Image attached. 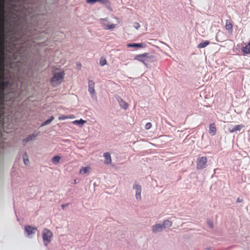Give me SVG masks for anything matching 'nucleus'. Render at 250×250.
I'll return each mask as SVG.
<instances>
[{
  "label": "nucleus",
  "mask_w": 250,
  "mask_h": 250,
  "mask_svg": "<svg viewBox=\"0 0 250 250\" xmlns=\"http://www.w3.org/2000/svg\"><path fill=\"white\" fill-rule=\"evenodd\" d=\"M133 188L135 189V197L137 200H141V191H142V188L141 186L137 184H135L133 186Z\"/></svg>",
  "instance_id": "6"
},
{
  "label": "nucleus",
  "mask_w": 250,
  "mask_h": 250,
  "mask_svg": "<svg viewBox=\"0 0 250 250\" xmlns=\"http://www.w3.org/2000/svg\"><path fill=\"white\" fill-rule=\"evenodd\" d=\"M64 75L65 73L64 71L54 73L53 76L50 80L52 85L53 86H57L60 85L62 82Z\"/></svg>",
  "instance_id": "1"
},
{
  "label": "nucleus",
  "mask_w": 250,
  "mask_h": 250,
  "mask_svg": "<svg viewBox=\"0 0 250 250\" xmlns=\"http://www.w3.org/2000/svg\"><path fill=\"white\" fill-rule=\"evenodd\" d=\"M26 154L25 153L24 155L23 156V159L24 164L25 165H28L29 164V161L27 158H26Z\"/></svg>",
  "instance_id": "27"
},
{
  "label": "nucleus",
  "mask_w": 250,
  "mask_h": 250,
  "mask_svg": "<svg viewBox=\"0 0 250 250\" xmlns=\"http://www.w3.org/2000/svg\"><path fill=\"white\" fill-rule=\"evenodd\" d=\"M97 2H100L101 3L107 4L109 3L108 0H97Z\"/></svg>",
  "instance_id": "28"
},
{
  "label": "nucleus",
  "mask_w": 250,
  "mask_h": 250,
  "mask_svg": "<svg viewBox=\"0 0 250 250\" xmlns=\"http://www.w3.org/2000/svg\"><path fill=\"white\" fill-rule=\"evenodd\" d=\"M106 19H102L101 21H106Z\"/></svg>",
  "instance_id": "35"
},
{
  "label": "nucleus",
  "mask_w": 250,
  "mask_h": 250,
  "mask_svg": "<svg viewBox=\"0 0 250 250\" xmlns=\"http://www.w3.org/2000/svg\"><path fill=\"white\" fill-rule=\"evenodd\" d=\"M133 26L136 29H138L140 27L139 23L138 22H135L134 23Z\"/></svg>",
  "instance_id": "31"
},
{
  "label": "nucleus",
  "mask_w": 250,
  "mask_h": 250,
  "mask_svg": "<svg viewBox=\"0 0 250 250\" xmlns=\"http://www.w3.org/2000/svg\"><path fill=\"white\" fill-rule=\"evenodd\" d=\"M120 106L124 109H126L128 106V104L123 100H121L120 102Z\"/></svg>",
  "instance_id": "23"
},
{
  "label": "nucleus",
  "mask_w": 250,
  "mask_h": 250,
  "mask_svg": "<svg viewBox=\"0 0 250 250\" xmlns=\"http://www.w3.org/2000/svg\"><path fill=\"white\" fill-rule=\"evenodd\" d=\"M243 202V199H241L240 198H238L237 199V203H241Z\"/></svg>",
  "instance_id": "32"
},
{
  "label": "nucleus",
  "mask_w": 250,
  "mask_h": 250,
  "mask_svg": "<svg viewBox=\"0 0 250 250\" xmlns=\"http://www.w3.org/2000/svg\"><path fill=\"white\" fill-rule=\"evenodd\" d=\"M210 44V42L208 41H206L205 42H202L200 43L198 46L197 47L198 48H202L206 47L207 45H209Z\"/></svg>",
  "instance_id": "18"
},
{
  "label": "nucleus",
  "mask_w": 250,
  "mask_h": 250,
  "mask_svg": "<svg viewBox=\"0 0 250 250\" xmlns=\"http://www.w3.org/2000/svg\"><path fill=\"white\" fill-rule=\"evenodd\" d=\"M225 28L228 31V33L231 34L233 32V25L230 20L226 21Z\"/></svg>",
  "instance_id": "8"
},
{
  "label": "nucleus",
  "mask_w": 250,
  "mask_h": 250,
  "mask_svg": "<svg viewBox=\"0 0 250 250\" xmlns=\"http://www.w3.org/2000/svg\"><path fill=\"white\" fill-rule=\"evenodd\" d=\"M90 170L89 167H83L80 170V173H86Z\"/></svg>",
  "instance_id": "20"
},
{
  "label": "nucleus",
  "mask_w": 250,
  "mask_h": 250,
  "mask_svg": "<svg viewBox=\"0 0 250 250\" xmlns=\"http://www.w3.org/2000/svg\"><path fill=\"white\" fill-rule=\"evenodd\" d=\"M242 51L245 55L250 54V41L248 43H245V46L241 48Z\"/></svg>",
  "instance_id": "12"
},
{
  "label": "nucleus",
  "mask_w": 250,
  "mask_h": 250,
  "mask_svg": "<svg viewBox=\"0 0 250 250\" xmlns=\"http://www.w3.org/2000/svg\"><path fill=\"white\" fill-rule=\"evenodd\" d=\"M86 2L89 4H94L97 2V0H86Z\"/></svg>",
  "instance_id": "29"
},
{
  "label": "nucleus",
  "mask_w": 250,
  "mask_h": 250,
  "mask_svg": "<svg viewBox=\"0 0 250 250\" xmlns=\"http://www.w3.org/2000/svg\"><path fill=\"white\" fill-rule=\"evenodd\" d=\"M99 63H100V65L104 66L106 64L107 61L104 58L102 57V58H101V59L100 60Z\"/></svg>",
  "instance_id": "25"
},
{
  "label": "nucleus",
  "mask_w": 250,
  "mask_h": 250,
  "mask_svg": "<svg viewBox=\"0 0 250 250\" xmlns=\"http://www.w3.org/2000/svg\"><path fill=\"white\" fill-rule=\"evenodd\" d=\"M74 118V116L72 115H70L68 116H64V115H61L60 116L58 119L59 120H64L67 119H73Z\"/></svg>",
  "instance_id": "21"
},
{
  "label": "nucleus",
  "mask_w": 250,
  "mask_h": 250,
  "mask_svg": "<svg viewBox=\"0 0 250 250\" xmlns=\"http://www.w3.org/2000/svg\"><path fill=\"white\" fill-rule=\"evenodd\" d=\"M53 236L52 232L47 229H44L42 232V239L45 246L51 242Z\"/></svg>",
  "instance_id": "2"
},
{
  "label": "nucleus",
  "mask_w": 250,
  "mask_h": 250,
  "mask_svg": "<svg viewBox=\"0 0 250 250\" xmlns=\"http://www.w3.org/2000/svg\"><path fill=\"white\" fill-rule=\"evenodd\" d=\"M209 225L210 226V227H212V226H213V224H212V223H210L209 224Z\"/></svg>",
  "instance_id": "34"
},
{
  "label": "nucleus",
  "mask_w": 250,
  "mask_h": 250,
  "mask_svg": "<svg viewBox=\"0 0 250 250\" xmlns=\"http://www.w3.org/2000/svg\"><path fill=\"white\" fill-rule=\"evenodd\" d=\"M3 0H2V2H3ZM0 18L1 19H0V21L1 22V24L0 26V29L1 30V33L3 34V30H4V25H3V14H4V5L3 2H2L1 4H0Z\"/></svg>",
  "instance_id": "5"
},
{
  "label": "nucleus",
  "mask_w": 250,
  "mask_h": 250,
  "mask_svg": "<svg viewBox=\"0 0 250 250\" xmlns=\"http://www.w3.org/2000/svg\"><path fill=\"white\" fill-rule=\"evenodd\" d=\"M60 159L61 157L60 156H55L52 158V161L54 164H57L59 162Z\"/></svg>",
  "instance_id": "24"
},
{
  "label": "nucleus",
  "mask_w": 250,
  "mask_h": 250,
  "mask_svg": "<svg viewBox=\"0 0 250 250\" xmlns=\"http://www.w3.org/2000/svg\"><path fill=\"white\" fill-rule=\"evenodd\" d=\"M54 119V117L51 116L50 118L46 121H45L42 124V126L47 125L49 124H50L51 121Z\"/></svg>",
  "instance_id": "26"
},
{
  "label": "nucleus",
  "mask_w": 250,
  "mask_h": 250,
  "mask_svg": "<svg viewBox=\"0 0 250 250\" xmlns=\"http://www.w3.org/2000/svg\"><path fill=\"white\" fill-rule=\"evenodd\" d=\"M146 44L145 43H129L127 44V47H138V48H144L145 47Z\"/></svg>",
  "instance_id": "15"
},
{
  "label": "nucleus",
  "mask_w": 250,
  "mask_h": 250,
  "mask_svg": "<svg viewBox=\"0 0 250 250\" xmlns=\"http://www.w3.org/2000/svg\"><path fill=\"white\" fill-rule=\"evenodd\" d=\"M37 136V134H32V135H29L25 139H24L22 142L23 145L27 143L28 142L33 140Z\"/></svg>",
  "instance_id": "17"
},
{
  "label": "nucleus",
  "mask_w": 250,
  "mask_h": 250,
  "mask_svg": "<svg viewBox=\"0 0 250 250\" xmlns=\"http://www.w3.org/2000/svg\"><path fill=\"white\" fill-rule=\"evenodd\" d=\"M151 127V124L150 123H146L145 125V128L146 129H148L150 128Z\"/></svg>",
  "instance_id": "30"
},
{
  "label": "nucleus",
  "mask_w": 250,
  "mask_h": 250,
  "mask_svg": "<svg viewBox=\"0 0 250 250\" xmlns=\"http://www.w3.org/2000/svg\"><path fill=\"white\" fill-rule=\"evenodd\" d=\"M67 206V204H63L61 206L62 209H64L65 207Z\"/></svg>",
  "instance_id": "33"
},
{
  "label": "nucleus",
  "mask_w": 250,
  "mask_h": 250,
  "mask_svg": "<svg viewBox=\"0 0 250 250\" xmlns=\"http://www.w3.org/2000/svg\"><path fill=\"white\" fill-rule=\"evenodd\" d=\"M104 157L105 159L104 163L106 165H108L111 163V158L110 154L109 152H105L104 154Z\"/></svg>",
  "instance_id": "14"
},
{
  "label": "nucleus",
  "mask_w": 250,
  "mask_h": 250,
  "mask_svg": "<svg viewBox=\"0 0 250 250\" xmlns=\"http://www.w3.org/2000/svg\"><path fill=\"white\" fill-rule=\"evenodd\" d=\"M24 230L27 232V235L29 236L30 235L35 233L37 230V228L30 226H26L24 228Z\"/></svg>",
  "instance_id": "9"
},
{
  "label": "nucleus",
  "mask_w": 250,
  "mask_h": 250,
  "mask_svg": "<svg viewBox=\"0 0 250 250\" xmlns=\"http://www.w3.org/2000/svg\"><path fill=\"white\" fill-rule=\"evenodd\" d=\"M207 163V158L206 157L203 156L197 159V168L203 169L206 167Z\"/></svg>",
  "instance_id": "4"
},
{
  "label": "nucleus",
  "mask_w": 250,
  "mask_h": 250,
  "mask_svg": "<svg viewBox=\"0 0 250 250\" xmlns=\"http://www.w3.org/2000/svg\"><path fill=\"white\" fill-rule=\"evenodd\" d=\"M244 127H245V126L243 125H236L233 127L229 128V130L230 133H233L236 131H240L241 129H242Z\"/></svg>",
  "instance_id": "13"
},
{
  "label": "nucleus",
  "mask_w": 250,
  "mask_h": 250,
  "mask_svg": "<svg viewBox=\"0 0 250 250\" xmlns=\"http://www.w3.org/2000/svg\"><path fill=\"white\" fill-rule=\"evenodd\" d=\"M147 53H144L143 54H139L138 55H136L134 59L138 60L140 62H143L144 63L146 64V57H147Z\"/></svg>",
  "instance_id": "11"
},
{
  "label": "nucleus",
  "mask_w": 250,
  "mask_h": 250,
  "mask_svg": "<svg viewBox=\"0 0 250 250\" xmlns=\"http://www.w3.org/2000/svg\"><path fill=\"white\" fill-rule=\"evenodd\" d=\"M95 83L92 80L88 81V91L91 94L92 97V95H94L95 91L94 89Z\"/></svg>",
  "instance_id": "10"
},
{
  "label": "nucleus",
  "mask_w": 250,
  "mask_h": 250,
  "mask_svg": "<svg viewBox=\"0 0 250 250\" xmlns=\"http://www.w3.org/2000/svg\"><path fill=\"white\" fill-rule=\"evenodd\" d=\"M103 27L105 30L112 29L116 27V24H112L110 25H107V24L103 23Z\"/></svg>",
  "instance_id": "19"
},
{
  "label": "nucleus",
  "mask_w": 250,
  "mask_h": 250,
  "mask_svg": "<svg viewBox=\"0 0 250 250\" xmlns=\"http://www.w3.org/2000/svg\"><path fill=\"white\" fill-rule=\"evenodd\" d=\"M85 123H86V121L83 120L82 119L79 120H75L72 122L73 124L76 125H78L80 124H81L83 125Z\"/></svg>",
  "instance_id": "22"
},
{
  "label": "nucleus",
  "mask_w": 250,
  "mask_h": 250,
  "mask_svg": "<svg viewBox=\"0 0 250 250\" xmlns=\"http://www.w3.org/2000/svg\"><path fill=\"white\" fill-rule=\"evenodd\" d=\"M209 132L210 134L213 136L216 134V128L214 123L211 124L209 125Z\"/></svg>",
  "instance_id": "16"
},
{
  "label": "nucleus",
  "mask_w": 250,
  "mask_h": 250,
  "mask_svg": "<svg viewBox=\"0 0 250 250\" xmlns=\"http://www.w3.org/2000/svg\"><path fill=\"white\" fill-rule=\"evenodd\" d=\"M172 222L169 220H165L163 224H157V230L158 229H163L168 228L172 226Z\"/></svg>",
  "instance_id": "7"
},
{
  "label": "nucleus",
  "mask_w": 250,
  "mask_h": 250,
  "mask_svg": "<svg viewBox=\"0 0 250 250\" xmlns=\"http://www.w3.org/2000/svg\"><path fill=\"white\" fill-rule=\"evenodd\" d=\"M4 68H3V59L0 62V91L2 94L5 87L4 82Z\"/></svg>",
  "instance_id": "3"
}]
</instances>
